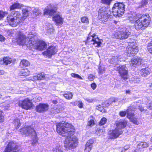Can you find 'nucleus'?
Returning <instances> with one entry per match:
<instances>
[{
    "label": "nucleus",
    "mask_w": 152,
    "mask_h": 152,
    "mask_svg": "<svg viewBox=\"0 0 152 152\" xmlns=\"http://www.w3.org/2000/svg\"><path fill=\"white\" fill-rule=\"evenodd\" d=\"M75 129L71 124L63 122L56 125L57 132L62 136L66 137L64 142V146L66 148H72L77 145V139L71 136L74 134Z\"/></svg>",
    "instance_id": "1"
},
{
    "label": "nucleus",
    "mask_w": 152,
    "mask_h": 152,
    "mask_svg": "<svg viewBox=\"0 0 152 152\" xmlns=\"http://www.w3.org/2000/svg\"><path fill=\"white\" fill-rule=\"evenodd\" d=\"M17 42L18 44L26 45L29 49H35L42 50L46 48L47 45L43 41H37L34 39L32 35H29L26 38L24 34L21 32L18 34Z\"/></svg>",
    "instance_id": "2"
},
{
    "label": "nucleus",
    "mask_w": 152,
    "mask_h": 152,
    "mask_svg": "<svg viewBox=\"0 0 152 152\" xmlns=\"http://www.w3.org/2000/svg\"><path fill=\"white\" fill-rule=\"evenodd\" d=\"M23 15L18 11H15L13 15H9L7 18V20L9 24L12 27L17 26L21 22L23 21L31 13V8L25 7L23 9Z\"/></svg>",
    "instance_id": "3"
},
{
    "label": "nucleus",
    "mask_w": 152,
    "mask_h": 152,
    "mask_svg": "<svg viewBox=\"0 0 152 152\" xmlns=\"http://www.w3.org/2000/svg\"><path fill=\"white\" fill-rule=\"evenodd\" d=\"M116 127L110 133V138L114 139L118 137L123 133L122 129L126 126L127 122L126 121L121 120L116 122Z\"/></svg>",
    "instance_id": "4"
},
{
    "label": "nucleus",
    "mask_w": 152,
    "mask_h": 152,
    "mask_svg": "<svg viewBox=\"0 0 152 152\" xmlns=\"http://www.w3.org/2000/svg\"><path fill=\"white\" fill-rule=\"evenodd\" d=\"M20 132L23 135L27 136L31 135L33 141L32 144L35 145L37 142L38 139L34 129L30 126L26 127L20 129Z\"/></svg>",
    "instance_id": "5"
},
{
    "label": "nucleus",
    "mask_w": 152,
    "mask_h": 152,
    "mask_svg": "<svg viewBox=\"0 0 152 152\" xmlns=\"http://www.w3.org/2000/svg\"><path fill=\"white\" fill-rule=\"evenodd\" d=\"M125 5L122 3H118L114 4L112 8V12L116 17H120L124 14Z\"/></svg>",
    "instance_id": "6"
},
{
    "label": "nucleus",
    "mask_w": 152,
    "mask_h": 152,
    "mask_svg": "<svg viewBox=\"0 0 152 152\" xmlns=\"http://www.w3.org/2000/svg\"><path fill=\"white\" fill-rule=\"evenodd\" d=\"M110 12L105 7L101 8L98 11V17L102 22L107 21L110 15Z\"/></svg>",
    "instance_id": "7"
},
{
    "label": "nucleus",
    "mask_w": 152,
    "mask_h": 152,
    "mask_svg": "<svg viewBox=\"0 0 152 152\" xmlns=\"http://www.w3.org/2000/svg\"><path fill=\"white\" fill-rule=\"evenodd\" d=\"M130 32L126 28L121 29L120 31H115L113 33V37L120 39H125L127 38L130 34Z\"/></svg>",
    "instance_id": "8"
},
{
    "label": "nucleus",
    "mask_w": 152,
    "mask_h": 152,
    "mask_svg": "<svg viewBox=\"0 0 152 152\" xmlns=\"http://www.w3.org/2000/svg\"><path fill=\"white\" fill-rule=\"evenodd\" d=\"M138 49L136 44L134 42H130L127 47L126 52L127 56H134L138 52Z\"/></svg>",
    "instance_id": "9"
},
{
    "label": "nucleus",
    "mask_w": 152,
    "mask_h": 152,
    "mask_svg": "<svg viewBox=\"0 0 152 152\" xmlns=\"http://www.w3.org/2000/svg\"><path fill=\"white\" fill-rule=\"evenodd\" d=\"M102 42V40L99 39L94 34L91 35L89 34L87 37L86 43L88 44H92L95 47H99Z\"/></svg>",
    "instance_id": "10"
},
{
    "label": "nucleus",
    "mask_w": 152,
    "mask_h": 152,
    "mask_svg": "<svg viewBox=\"0 0 152 152\" xmlns=\"http://www.w3.org/2000/svg\"><path fill=\"white\" fill-rule=\"evenodd\" d=\"M32 100L27 98L23 100H20L19 102V106L22 108L28 110L30 109L33 105L31 102Z\"/></svg>",
    "instance_id": "11"
},
{
    "label": "nucleus",
    "mask_w": 152,
    "mask_h": 152,
    "mask_svg": "<svg viewBox=\"0 0 152 152\" xmlns=\"http://www.w3.org/2000/svg\"><path fill=\"white\" fill-rule=\"evenodd\" d=\"M18 147L15 142L11 141L9 142L4 152H20Z\"/></svg>",
    "instance_id": "12"
},
{
    "label": "nucleus",
    "mask_w": 152,
    "mask_h": 152,
    "mask_svg": "<svg viewBox=\"0 0 152 152\" xmlns=\"http://www.w3.org/2000/svg\"><path fill=\"white\" fill-rule=\"evenodd\" d=\"M137 19V18L136 15H134L133 17L130 18H129V20L132 23L135 22L134 27L137 30H139L142 28L144 29L139 18Z\"/></svg>",
    "instance_id": "13"
},
{
    "label": "nucleus",
    "mask_w": 152,
    "mask_h": 152,
    "mask_svg": "<svg viewBox=\"0 0 152 152\" xmlns=\"http://www.w3.org/2000/svg\"><path fill=\"white\" fill-rule=\"evenodd\" d=\"M144 28L147 27L149 25L151 21V18L148 14L143 15L139 18Z\"/></svg>",
    "instance_id": "14"
},
{
    "label": "nucleus",
    "mask_w": 152,
    "mask_h": 152,
    "mask_svg": "<svg viewBox=\"0 0 152 152\" xmlns=\"http://www.w3.org/2000/svg\"><path fill=\"white\" fill-rule=\"evenodd\" d=\"M117 70L118 71L120 76L124 80L127 79V69L125 65L119 66L117 67Z\"/></svg>",
    "instance_id": "15"
},
{
    "label": "nucleus",
    "mask_w": 152,
    "mask_h": 152,
    "mask_svg": "<svg viewBox=\"0 0 152 152\" xmlns=\"http://www.w3.org/2000/svg\"><path fill=\"white\" fill-rule=\"evenodd\" d=\"M57 52V49L56 47L53 46H49L46 51L42 53L43 55L47 57L51 58L52 55L56 54Z\"/></svg>",
    "instance_id": "16"
},
{
    "label": "nucleus",
    "mask_w": 152,
    "mask_h": 152,
    "mask_svg": "<svg viewBox=\"0 0 152 152\" xmlns=\"http://www.w3.org/2000/svg\"><path fill=\"white\" fill-rule=\"evenodd\" d=\"M148 146V143L147 142H138L137 149L134 151V152H141L143 148H147Z\"/></svg>",
    "instance_id": "17"
},
{
    "label": "nucleus",
    "mask_w": 152,
    "mask_h": 152,
    "mask_svg": "<svg viewBox=\"0 0 152 152\" xmlns=\"http://www.w3.org/2000/svg\"><path fill=\"white\" fill-rule=\"evenodd\" d=\"M53 20L57 26L62 25L63 22V19L62 16L59 14H57L53 17Z\"/></svg>",
    "instance_id": "18"
},
{
    "label": "nucleus",
    "mask_w": 152,
    "mask_h": 152,
    "mask_svg": "<svg viewBox=\"0 0 152 152\" xmlns=\"http://www.w3.org/2000/svg\"><path fill=\"white\" fill-rule=\"evenodd\" d=\"M48 107V104L41 103L36 107V110L38 112H42L47 110Z\"/></svg>",
    "instance_id": "19"
},
{
    "label": "nucleus",
    "mask_w": 152,
    "mask_h": 152,
    "mask_svg": "<svg viewBox=\"0 0 152 152\" xmlns=\"http://www.w3.org/2000/svg\"><path fill=\"white\" fill-rule=\"evenodd\" d=\"M43 31H46L47 33L52 34L54 31V29L53 28V25L50 23H47L43 27Z\"/></svg>",
    "instance_id": "20"
},
{
    "label": "nucleus",
    "mask_w": 152,
    "mask_h": 152,
    "mask_svg": "<svg viewBox=\"0 0 152 152\" xmlns=\"http://www.w3.org/2000/svg\"><path fill=\"white\" fill-rule=\"evenodd\" d=\"M13 61L12 59L9 57H4L2 59L0 60V64L7 65L10 64Z\"/></svg>",
    "instance_id": "21"
},
{
    "label": "nucleus",
    "mask_w": 152,
    "mask_h": 152,
    "mask_svg": "<svg viewBox=\"0 0 152 152\" xmlns=\"http://www.w3.org/2000/svg\"><path fill=\"white\" fill-rule=\"evenodd\" d=\"M141 61V59L140 57L134 58L130 62V65L132 66H136L140 64Z\"/></svg>",
    "instance_id": "22"
},
{
    "label": "nucleus",
    "mask_w": 152,
    "mask_h": 152,
    "mask_svg": "<svg viewBox=\"0 0 152 152\" xmlns=\"http://www.w3.org/2000/svg\"><path fill=\"white\" fill-rule=\"evenodd\" d=\"M151 71V69L148 67L143 68L140 70V74L143 77H146L149 75Z\"/></svg>",
    "instance_id": "23"
},
{
    "label": "nucleus",
    "mask_w": 152,
    "mask_h": 152,
    "mask_svg": "<svg viewBox=\"0 0 152 152\" xmlns=\"http://www.w3.org/2000/svg\"><path fill=\"white\" fill-rule=\"evenodd\" d=\"M94 142V140L90 139L88 141L85 145V151L89 152L91 150L92 147V144Z\"/></svg>",
    "instance_id": "24"
},
{
    "label": "nucleus",
    "mask_w": 152,
    "mask_h": 152,
    "mask_svg": "<svg viewBox=\"0 0 152 152\" xmlns=\"http://www.w3.org/2000/svg\"><path fill=\"white\" fill-rule=\"evenodd\" d=\"M134 114L131 112V113H128V115L127 116V117L134 124L138 125L139 124V123L137 121V119L134 117Z\"/></svg>",
    "instance_id": "25"
},
{
    "label": "nucleus",
    "mask_w": 152,
    "mask_h": 152,
    "mask_svg": "<svg viewBox=\"0 0 152 152\" xmlns=\"http://www.w3.org/2000/svg\"><path fill=\"white\" fill-rule=\"evenodd\" d=\"M122 58V59L123 58H122V56H114L110 59V62L111 64L115 63L116 64L117 61H121L124 60L123 59H121Z\"/></svg>",
    "instance_id": "26"
},
{
    "label": "nucleus",
    "mask_w": 152,
    "mask_h": 152,
    "mask_svg": "<svg viewBox=\"0 0 152 152\" xmlns=\"http://www.w3.org/2000/svg\"><path fill=\"white\" fill-rule=\"evenodd\" d=\"M56 9L49 10L47 7L45 9L44 14L45 15H49L50 16H52L56 12Z\"/></svg>",
    "instance_id": "27"
},
{
    "label": "nucleus",
    "mask_w": 152,
    "mask_h": 152,
    "mask_svg": "<svg viewBox=\"0 0 152 152\" xmlns=\"http://www.w3.org/2000/svg\"><path fill=\"white\" fill-rule=\"evenodd\" d=\"M134 109L132 107H129L126 111H121L119 112V115L121 117H124L127 114L128 115V113H131L132 111H133Z\"/></svg>",
    "instance_id": "28"
},
{
    "label": "nucleus",
    "mask_w": 152,
    "mask_h": 152,
    "mask_svg": "<svg viewBox=\"0 0 152 152\" xmlns=\"http://www.w3.org/2000/svg\"><path fill=\"white\" fill-rule=\"evenodd\" d=\"M23 5L18 3H14L10 6V10H13L16 9H20L23 7Z\"/></svg>",
    "instance_id": "29"
},
{
    "label": "nucleus",
    "mask_w": 152,
    "mask_h": 152,
    "mask_svg": "<svg viewBox=\"0 0 152 152\" xmlns=\"http://www.w3.org/2000/svg\"><path fill=\"white\" fill-rule=\"evenodd\" d=\"M45 75L44 73L42 72L33 77V79L35 80H41L45 79Z\"/></svg>",
    "instance_id": "30"
},
{
    "label": "nucleus",
    "mask_w": 152,
    "mask_h": 152,
    "mask_svg": "<svg viewBox=\"0 0 152 152\" xmlns=\"http://www.w3.org/2000/svg\"><path fill=\"white\" fill-rule=\"evenodd\" d=\"M30 73L29 71L27 69H22L20 72V75L25 76H28Z\"/></svg>",
    "instance_id": "31"
},
{
    "label": "nucleus",
    "mask_w": 152,
    "mask_h": 152,
    "mask_svg": "<svg viewBox=\"0 0 152 152\" xmlns=\"http://www.w3.org/2000/svg\"><path fill=\"white\" fill-rule=\"evenodd\" d=\"M14 124L16 129H18L20 126V120L18 119H15Z\"/></svg>",
    "instance_id": "32"
},
{
    "label": "nucleus",
    "mask_w": 152,
    "mask_h": 152,
    "mask_svg": "<svg viewBox=\"0 0 152 152\" xmlns=\"http://www.w3.org/2000/svg\"><path fill=\"white\" fill-rule=\"evenodd\" d=\"M20 64L21 65L27 66L29 65L30 64L28 61L23 59L21 61L20 63Z\"/></svg>",
    "instance_id": "33"
},
{
    "label": "nucleus",
    "mask_w": 152,
    "mask_h": 152,
    "mask_svg": "<svg viewBox=\"0 0 152 152\" xmlns=\"http://www.w3.org/2000/svg\"><path fill=\"white\" fill-rule=\"evenodd\" d=\"M63 96L66 99H70L72 98L73 94L71 92H68L67 93L64 94Z\"/></svg>",
    "instance_id": "34"
},
{
    "label": "nucleus",
    "mask_w": 152,
    "mask_h": 152,
    "mask_svg": "<svg viewBox=\"0 0 152 152\" xmlns=\"http://www.w3.org/2000/svg\"><path fill=\"white\" fill-rule=\"evenodd\" d=\"M104 131L103 129H99L96 131V133L97 135L100 136L104 134Z\"/></svg>",
    "instance_id": "35"
},
{
    "label": "nucleus",
    "mask_w": 152,
    "mask_h": 152,
    "mask_svg": "<svg viewBox=\"0 0 152 152\" xmlns=\"http://www.w3.org/2000/svg\"><path fill=\"white\" fill-rule=\"evenodd\" d=\"M81 22L83 23H85L87 25L88 24L89 21L88 18L86 17H83L81 18Z\"/></svg>",
    "instance_id": "36"
},
{
    "label": "nucleus",
    "mask_w": 152,
    "mask_h": 152,
    "mask_svg": "<svg viewBox=\"0 0 152 152\" xmlns=\"http://www.w3.org/2000/svg\"><path fill=\"white\" fill-rule=\"evenodd\" d=\"M32 12L33 13H38L37 14L38 15L41 14L40 11L38 9L34 8H31V13Z\"/></svg>",
    "instance_id": "37"
},
{
    "label": "nucleus",
    "mask_w": 152,
    "mask_h": 152,
    "mask_svg": "<svg viewBox=\"0 0 152 152\" xmlns=\"http://www.w3.org/2000/svg\"><path fill=\"white\" fill-rule=\"evenodd\" d=\"M96 109L102 112H105V111L104 109L103 106L102 105L99 104L96 107Z\"/></svg>",
    "instance_id": "38"
},
{
    "label": "nucleus",
    "mask_w": 152,
    "mask_h": 152,
    "mask_svg": "<svg viewBox=\"0 0 152 152\" xmlns=\"http://www.w3.org/2000/svg\"><path fill=\"white\" fill-rule=\"evenodd\" d=\"M147 49L148 52L152 54V42L149 43L147 47Z\"/></svg>",
    "instance_id": "39"
},
{
    "label": "nucleus",
    "mask_w": 152,
    "mask_h": 152,
    "mask_svg": "<svg viewBox=\"0 0 152 152\" xmlns=\"http://www.w3.org/2000/svg\"><path fill=\"white\" fill-rule=\"evenodd\" d=\"M99 73L100 74H103L105 72V69L103 67L100 66L99 67Z\"/></svg>",
    "instance_id": "40"
},
{
    "label": "nucleus",
    "mask_w": 152,
    "mask_h": 152,
    "mask_svg": "<svg viewBox=\"0 0 152 152\" xmlns=\"http://www.w3.org/2000/svg\"><path fill=\"white\" fill-rule=\"evenodd\" d=\"M107 122V119L105 118H102L99 122L100 125H103L104 124Z\"/></svg>",
    "instance_id": "41"
},
{
    "label": "nucleus",
    "mask_w": 152,
    "mask_h": 152,
    "mask_svg": "<svg viewBox=\"0 0 152 152\" xmlns=\"http://www.w3.org/2000/svg\"><path fill=\"white\" fill-rule=\"evenodd\" d=\"M4 116L3 114L2 111L0 110V123L4 122Z\"/></svg>",
    "instance_id": "42"
},
{
    "label": "nucleus",
    "mask_w": 152,
    "mask_h": 152,
    "mask_svg": "<svg viewBox=\"0 0 152 152\" xmlns=\"http://www.w3.org/2000/svg\"><path fill=\"white\" fill-rule=\"evenodd\" d=\"M71 76L74 78H77L80 79H83L82 77L78 74L74 73H72L71 74Z\"/></svg>",
    "instance_id": "43"
},
{
    "label": "nucleus",
    "mask_w": 152,
    "mask_h": 152,
    "mask_svg": "<svg viewBox=\"0 0 152 152\" xmlns=\"http://www.w3.org/2000/svg\"><path fill=\"white\" fill-rule=\"evenodd\" d=\"M147 107L150 109H152V101L148 100L146 104Z\"/></svg>",
    "instance_id": "44"
},
{
    "label": "nucleus",
    "mask_w": 152,
    "mask_h": 152,
    "mask_svg": "<svg viewBox=\"0 0 152 152\" xmlns=\"http://www.w3.org/2000/svg\"><path fill=\"white\" fill-rule=\"evenodd\" d=\"M112 0H101L102 2L107 5H109Z\"/></svg>",
    "instance_id": "45"
},
{
    "label": "nucleus",
    "mask_w": 152,
    "mask_h": 152,
    "mask_svg": "<svg viewBox=\"0 0 152 152\" xmlns=\"http://www.w3.org/2000/svg\"><path fill=\"white\" fill-rule=\"evenodd\" d=\"M132 80L134 83H138L140 82V78L137 77H134L132 78Z\"/></svg>",
    "instance_id": "46"
},
{
    "label": "nucleus",
    "mask_w": 152,
    "mask_h": 152,
    "mask_svg": "<svg viewBox=\"0 0 152 152\" xmlns=\"http://www.w3.org/2000/svg\"><path fill=\"white\" fill-rule=\"evenodd\" d=\"M147 2V0H142L140 3V7H142L145 5Z\"/></svg>",
    "instance_id": "47"
},
{
    "label": "nucleus",
    "mask_w": 152,
    "mask_h": 152,
    "mask_svg": "<svg viewBox=\"0 0 152 152\" xmlns=\"http://www.w3.org/2000/svg\"><path fill=\"white\" fill-rule=\"evenodd\" d=\"M89 80L91 81H92L95 78V76L92 75H90L88 77Z\"/></svg>",
    "instance_id": "48"
},
{
    "label": "nucleus",
    "mask_w": 152,
    "mask_h": 152,
    "mask_svg": "<svg viewBox=\"0 0 152 152\" xmlns=\"http://www.w3.org/2000/svg\"><path fill=\"white\" fill-rule=\"evenodd\" d=\"M85 100L89 103H91L94 101V99L91 98H85Z\"/></svg>",
    "instance_id": "49"
},
{
    "label": "nucleus",
    "mask_w": 152,
    "mask_h": 152,
    "mask_svg": "<svg viewBox=\"0 0 152 152\" xmlns=\"http://www.w3.org/2000/svg\"><path fill=\"white\" fill-rule=\"evenodd\" d=\"M94 121L93 120H91L89 121L88 123V125L90 126H93L94 124Z\"/></svg>",
    "instance_id": "50"
},
{
    "label": "nucleus",
    "mask_w": 152,
    "mask_h": 152,
    "mask_svg": "<svg viewBox=\"0 0 152 152\" xmlns=\"http://www.w3.org/2000/svg\"><path fill=\"white\" fill-rule=\"evenodd\" d=\"M5 15V12L0 11V20Z\"/></svg>",
    "instance_id": "51"
},
{
    "label": "nucleus",
    "mask_w": 152,
    "mask_h": 152,
    "mask_svg": "<svg viewBox=\"0 0 152 152\" xmlns=\"http://www.w3.org/2000/svg\"><path fill=\"white\" fill-rule=\"evenodd\" d=\"M83 104L82 101H79V103H78V106L80 108H82L83 107Z\"/></svg>",
    "instance_id": "52"
},
{
    "label": "nucleus",
    "mask_w": 152,
    "mask_h": 152,
    "mask_svg": "<svg viewBox=\"0 0 152 152\" xmlns=\"http://www.w3.org/2000/svg\"><path fill=\"white\" fill-rule=\"evenodd\" d=\"M139 102H137L136 103V105H137V106H138V107H139L138 108H139L140 110L142 112V111H143L144 110V109H143V108L142 107H140V106H139Z\"/></svg>",
    "instance_id": "53"
},
{
    "label": "nucleus",
    "mask_w": 152,
    "mask_h": 152,
    "mask_svg": "<svg viewBox=\"0 0 152 152\" xmlns=\"http://www.w3.org/2000/svg\"><path fill=\"white\" fill-rule=\"evenodd\" d=\"M91 87L94 90L96 88V85L95 83H93L91 84Z\"/></svg>",
    "instance_id": "54"
},
{
    "label": "nucleus",
    "mask_w": 152,
    "mask_h": 152,
    "mask_svg": "<svg viewBox=\"0 0 152 152\" xmlns=\"http://www.w3.org/2000/svg\"><path fill=\"white\" fill-rule=\"evenodd\" d=\"M52 152H64L61 149H55Z\"/></svg>",
    "instance_id": "55"
},
{
    "label": "nucleus",
    "mask_w": 152,
    "mask_h": 152,
    "mask_svg": "<svg viewBox=\"0 0 152 152\" xmlns=\"http://www.w3.org/2000/svg\"><path fill=\"white\" fill-rule=\"evenodd\" d=\"M78 103L79 101H76L75 102H72L70 103L74 106H76L77 105H78Z\"/></svg>",
    "instance_id": "56"
},
{
    "label": "nucleus",
    "mask_w": 152,
    "mask_h": 152,
    "mask_svg": "<svg viewBox=\"0 0 152 152\" xmlns=\"http://www.w3.org/2000/svg\"><path fill=\"white\" fill-rule=\"evenodd\" d=\"M5 40V38L2 35L0 34V41H4Z\"/></svg>",
    "instance_id": "57"
},
{
    "label": "nucleus",
    "mask_w": 152,
    "mask_h": 152,
    "mask_svg": "<svg viewBox=\"0 0 152 152\" xmlns=\"http://www.w3.org/2000/svg\"><path fill=\"white\" fill-rule=\"evenodd\" d=\"M4 107V109L5 110H9V108L10 107V106L9 104H7V105H6Z\"/></svg>",
    "instance_id": "58"
},
{
    "label": "nucleus",
    "mask_w": 152,
    "mask_h": 152,
    "mask_svg": "<svg viewBox=\"0 0 152 152\" xmlns=\"http://www.w3.org/2000/svg\"><path fill=\"white\" fill-rule=\"evenodd\" d=\"M42 99L40 97H38L37 98V99L36 100L35 99L34 100V101L36 102H39Z\"/></svg>",
    "instance_id": "59"
},
{
    "label": "nucleus",
    "mask_w": 152,
    "mask_h": 152,
    "mask_svg": "<svg viewBox=\"0 0 152 152\" xmlns=\"http://www.w3.org/2000/svg\"><path fill=\"white\" fill-rule=\"evenodd\" d=\"M109 102H110V104H111V103L113 102H114V100L113 99H109Z\"/></svg>",
    "instance_id": "60"
},
{
    "label": "nucleus",
    "mask_w": 152,
    "mask_h": 152,
    "mask_svg": "<svg viewBox=\"0 0 152 152\" xmlns=\"http://www.w3.org/2000/svg\"><path fill=\"white\" fill-rule=\"evenodd\" d=\"M129 145H127V146H125L124 147V151H125V150H127V149H128L129 148Z\"/></svg>",
    "instance_id": "61"
},
{
    "label": "nucleus",
    "mask_w": 152,
    "mask_h": 152,
    "mask_svg": "<svg viewBox=\"0 0 152 152\" xmlns=\"http://www.w3.org/2000/svg\"><path fill=\"white\" fill-rule=\"evenodd\" d=\"M52 102L55 104H56L58 103V101L57 100H53L52 101Z\"/></svg>",
    "instance_id": "62"
},
{
    "label": "nucleus",
    "mask_w": 152,
    "mask_h": 152,
    "mask_svg": "<svg viewBox=\"0 0 152 152\" xmlns=\"http://www.w3.org/2000/svg\"><path fill=\"white\" fill-rule=\"evenodd\" d=\"M126 94H130L131 92L129 90H126Z\"/></svg>",
    "instance_id": "63"
},
{
    "label": "nucleus",
    "mask_w": 152,
    "mask_h": 152,
    "mask_svg": "<svg viewBox=\"0 0 152 152\" xmlns=\"http://www.w3.org/2000/svg\"><path fill=\"white\" fill-rule=\"evenodd\" d=\"M4 72L2 70H0V75H1L4 74Z\"/></svg>",
    "instance_id": "64"
}]
</instances>
